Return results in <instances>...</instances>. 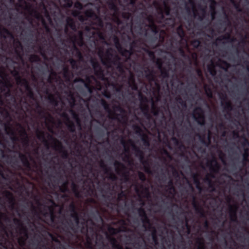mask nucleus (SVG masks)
I'll return each instance as SVG.
<instances>
[{
    "label": "nucleus",
    "instance_id": "obj_1",
    "mask_svg": "<svg viewBox=\"0 0 249 249\" xmlns=\"http://www.w3.org/2000/svg\"><path fill=\"white\" fill-rule=\"evenodd\" d=\"M99 56L101 58L102 63L107 68H111L112 65L116 66L119 63H120L121 58L118 55L113 56V54L110 53L109 50H107L105 54V57H103V52L101 51L99 53Z\"/></svg>",
    "mask_w": 249,
    "mask_h": 249
},
{
    "label": "nucleus",
    "instance_id": "obj_2",
    "mask_svg": "<svg viewBox=\"0 0 249 249\" xmlns=\"http://www.w3.org/2000/svg\"><path fill=\"white\" fill-rule=\"evenodd\" d=\"M74 220L76 225V227H75L71 220L66 222V224L69 226V229L75 233L78 232V229H79L80 232L81 233H87L88 231V220L83 218V220L80 222L79 216L77 218H74Z\"/></svg>",
    "mask_w": 249,
    "mask_h": 249
},
{
    "label": "nucleus",
    "instance_id": "obj_3",
    "mask_svg": "<svg viewBox=\"0 0 249 249\" xmlns=\"http://www.w3.org/2000/svg\"><path fill=\"white\" fill-rule=\"evenodd\" d=\"M25 9L29 12V16H27L26 17V19L28 20L30 24L31 25L33 24V19L32 17H34L38 20H41L42 21V25L45 27L47 31H49V28L47 25V23L41 13H40L37 10L34 9L32 5L30 4L26 5Z\"/></svg>",
    "mask_w": 249,
    "mask_h": 249
},
{
    "label": "nucleus",
    "instance_id": "obj_4",
    "mask_svg": "<svg viewBox=\"0 0 249 249\" xmlns=\"http://www.w3.org/2000/svg\"><path fill=\"white\" fill-rule=\"evenodd\" d=\"M128 142L132 146L135 156L139 158L141 162L144 165V171L148 174H152V171L149 167L148 160H144L143 151L139 147L137 146L131 140H129Z\"/></svg>",
    "mask_w": 249,
    "mask_h": 249
},
{
    "label": "nucleus",
    "instance_id": "obj_5",
    "mask_svg": "<svg viewBox=\"0 0 249 249\" xmlns=\"http://www.w3.org/2000/svg\"><path fill=\"white\" fill-rule=\"evenodd\" d=\"M114 166L116 174L122 177L125 182L129 180V172L126 171L125 165L121 162L115 160Z\"/></svg>",
    "mask_w": 249,
    "mask_h": 249
},
{
    "label": "nucleus",
    "instance_id": "obj_6",
    "mask_svg": "<svg viewBox=\"0 0 249 249\" xmlns=\"http://www.w3.org/2000/svg\"><path fill=\"white\" fill-rule=\"evenodd\" d=\"M113 109L116 111H119L121 114H117L113 111L110 115L108 116L109 118L112 120H117L119 122H126L127 120V117L125 115V110L120 106L114 105Z\"/></svg>",
    "mask_w": 249,
    "mask_h": 249
},
{
    "label": "nucleus",
    "instance_id": "obj_7",
    "mask_svg": "<svg viewBox=\"0 0 249 249\" xmlns=\"http://www.w3.org/2000/svg\"><path fill=\"white\" fill-rule=\"evenodd\" d=\"M47 138L48 139L53 141L54 143L53 147L54 150L62 154V158L64 159H68L69 157L68 152L67 150L64 149L61 142L57 139L54 138L53 136L50 134H47Z\"/></svg>",
    "mask_w": 249,
    "mask_h": 249
},
{
    "label": "nucleus",
    "instance_id": "obj_8",
    "mask_svg": "<svg viewBox=\"0 0 249 249\" xmlns=\"http://www.w3.org/2000/svg\"><path fill=\"white\" fill-rule=\"evenodd\" d=\"M193 117L197 123L201 126H204L206 124L204 111L200 107L195 108L193 111Z\"/></svg>",
    "mask_w": 249,
    "mask_h": 249
},
{
    "label": "nucleus",
    "instance_id": "obj_9",
    "mask_svg": "<svg viewBox=\"0 0 249 249\" xmlns=\"http://www.w3.org/2000/svg\"><path fill=\"white\" fill-rule=\"evenodd\" d=\"M221 99V105L223 108L224 111L230 115V112L233 110V106L230 101H229L226 94H222L220 96Z\"/></svg>",
    "mask_w": 249,
    "mask_h": 249
},
{
    "label": "nucleus",
    "instance_id": "obj_10",
    "mask_svg": "<svg viewBox=\"0 0 249 249\" xmlns=\"http://www.w3.org/2000/svg\"><path fill=\"white\" fill-rule=\"evenodd\" d=\"M90 63L94 70L95 75L99 78L104 80L105 78L104 71L99 62L95 60L91 59Z\"/></svg>",
    "mask_w": 249,
    "mask_h": 249
},
{
    "label": "nucleus",
    "instance_id": "obj_11",
    "mask_svg": "<svg viewBox=\"0 0 249 249\" xmlns=\"http://www.w3.org/2000/svg\"><path fill=\"white\" fill-rule=\"evenodd\" d=\"M89 221L90 222V223L92 225V226L89 227L88 226V231L87 233H83V234L86 235L87 239V244L88 247H90L91 246V239L93 238L95 235V231L93 227L94 225V222L91 219H89Z\"/></svg>",
    "mask_w": 249,
    "mask_h": 249
},
{
    "label": "nucleus",
    "instance_id": "obj_12",
    "mask_svg": "<svg viewBox=\"0 0 249 249\" xmlns=\"http://www.w3.org/2000/svg\"><path fill=\"white\" fill-rule=\"evenodd\" d=\"M13 221L14 224L18 226V229L19 231V233L20 234H24L25 237V239L27 238L28 237V233L26 227L24 225L21 221L18 218H14L13 219Z\"/></svg>",
    "mask_w": 249,
    "mask_h": 249
},
{
    "label": "nucleus",
    "instance_id": "obj_13",
    "mask_svg": "<svg viewBox=\"0 0 249 249\" xmlns=\"http://www.w3.org/2000/svg\"><path fill=\"white\" fill-rule=\"evenodd\" d=\"M15 52L17 55V58L19 60H23L22 52L23 50V47L21 43L19 40H17L14 44Z\"/></svg>",
    "mask_w": 249,
    "mask_h": 249
},
{
    "label": "nucleus",
    "instance_id": "obj_14",
    "mask_svg": "<svg viewBox=\"0 0 249 249\" xmlns=\"http://www.w3.org/2000/svg\"><path fill=\"white\" fill-rule=\"evenodd\" d=\"M19 158L22 162L23 166L28 171H32V167L27 156L25 154L19 153Z\"/></svg>",
    "mask_w": 249,
    "mask_h": 249
},
{
    "label": "nucleus",
    "instance_id": "obj_15",
    "mask_svg": "<svg viewBox=\"0 0 249 249\" xmlns=\"http://www.w3.org/2000/svg\"><path fill=\"white\" fill-rule=\"evenodd\" d=\"M158 69L160 71V76L163 79H168L169 77V69L162 67V63L161 60H158L157 63Z\"/></svg>",
    "mask_w": 249,
    "mask_h": 249
},
{
    "label": "nucleus",
    "instance_id": "obj_16",
    "mask_svg": "<svg viewBox=\"0 0 249 249\" xmlns=\"http://www.w3.org/2000/svg\"><path fill=\"white\" fill-rule=\"evenodd\" d=\"M192 205L195 209L196 213L198 214L201 217H205V214L204 211L202 207H201L196 200V198L194 197Z\"/></svg>",
    "mask_w": 249,
    "mask_h": 249
},
{
    "label": "nucleus",
    "instance_id": "obj_17",
    "mask_svg": "<svg viewBox=\"0 0 249 249\" xmlns=\"http://www.w3.org/2000/svg\"><path fill=\"white\" fill-rule=\"evenodd\" d=\"M20 130L19 131L20 136L23 143L24 145H28L29 142V140L27 133L25 129L20 124H18Z\"/></svg>",
    "mask_w": 249,
    "mask_h": 249
},
{
    "label": "nucleus",
    "instance_id": "obj_18",
    "mask_svg": "<svg viewBox=\"0 0 249 249\" xmlns=\"http://www.w3.org/2000/svg\"><path fill=\"white\" fill-rule=\"evenodd\" d=\"M5 131L7 135L10 136L12 141L16 142L18 141V138L16 136L15 132L14 131L12 127L9 125V124H5Z\"/></svg>",
    "mask_w": 249,
    "mask_h": 249
},
{
    "label": "nucleus",
    "instance_id": "obj_19",
    "mask_svg": "<svg viewBox=\"0 0 249 249\" xmlns=\"http://www.w3.org/2000/svg\"><path fill=\"white\" fill-rule=\"evenodd\" d=\"M14 76L16 77V80L18 85L21 86H26L30 85L29 81L25 78H22L20 76L19 72L17 71H15Z\"/></svg>",
    "mask_w": 249,
    "mask_h": 249
},
{
    "label": "nucleus",
    "instance_id": "obj_20",
    "mask_svg": "<svg viewBox=\"0 0 249 249\" xmlns=\"http://www.w3.org/2000/svg\"><path fill=\"white\" fill-rule=\"evenodd\" d=\"M237 207L236 206L229 205V212L230 220L231 222H236L237 221Z\"/></svg>",
    "mask_w": 249,
    "mask_h": 249
},
{
    "label": "nucleus",
    "instance_id": "obj_21",
    "mask_svg": "<svg viewBox=\"0 0 249 249\" xmlns=\"http://www.w3.org/2000/svg\"><path fill=\"white\" fill-rule=\"evenodd\" d=\"M36 137L39 140L42 141L47 148L48 149L49 148V142L45 138V133L44 131L37 130L36 131Z\"/></svg>",
    "mask_w": 249,
    "mask_h": 249
},
{
    "label": "nucleus",
    "instance_id": "obj_22",
    "mask_svg": "<svg viewBox=\"0 0 249 249\" xmlns=\"http://www.w3.org/2000/svg\"><path fill=\"white\" fill-rule=\"evenodd\" d=\"M63 116L67 119L66 124L69 131L71 133L75 132V125L74 123L70 120L67 114L64 113Z\"/></svg>",
    "mask_w": 249,
    "mask_h": 249
},
{
    "label": "nucleus",
    "instance_id": "obj_23",
    "mask_svg": "<svg viewBox=\"0 0 249 249\" xmlns=\"http://www.w3.org/2000/svg\"><path fill=\"white\" fill-rule=\"evenodd\" d=\"M0 36L3 38H6V36L14 38V36L12 33L10 32L7 29L3 27L0 24Z\"/></svg>",
    "mask_w": 249,
    "mask_h": 249
},
{
    "label": "nucleus",
    "instance_id": "obj_24",
    "mask_svg": "<svg viewBox=\"0 0 249 249\" xmlns=\"http://www.w3.org/2000/svg\"><path fill=\"white\" fill-rule=\"evenodd\" d=\"M5 196L8 199L11 208H13L15 205V198L12 193L8 191L4 192Z\"/></svg>",
    "mask_w": 249,
    "mask_h": 249
},
{
    "label": "nucleus",
    "instance_id": "obj_25",
    "mask_svg": "<svg viewBox=\"0 0 249 249\" xmlns=\"http://www.w3.org/2000/svg\"><path fill=\"white\" fill-rule=\"evenodd\" d=\"M142 222L143 224V226L146 229L149 231L152 229V228H154V227L152 226L150 220L149 218H148L147 215L145 216V217L142 218L141 219Z\"/></svg>",
    "mask_w": 249,
    "mask_h": 249
},
{
    "label": "nucleus",
    "instance_id": "obj_26",
    "mask_svg": "<svg viewBox=\"0 0 249 249\" xmlns=\"http://www.w3.org/2000/svg\"><path fill=\"white\" fill-rule=\"evenodd\" d=\"M36 110L37 114L40 116L41 118L45 119L46 120H49V118L50 119H52V117L50 115H49L48 117L46 116V113L45 111L42 109L41 107L38 104L36 105Z\"/></svg>",
    "mask_w": 249,
    "mask_h": 249
},
{
    "label": "nucleus",
    "instance_id": "obj_27",
    "mask_svg": "<svg viewBox=\"0 0 249 249\" xmlns=\"http://www.w3.org/2000/svg\"><path fill=\"white\" fill-rule=\"evenodd\" d=\"M63 77L67 80H69L72 76V72L70 71L68 66H64L62 69Z\"/></svg>",
    "mask_w": 249,
    "mask_h": 249
},
{
    "label": "nucleus",
    "instance_id": "obj_28",
    "mask_svg": "<svg viewBox=\"0 0 249 249\" xmlns=\"http://www.w3.org/2000/svg\"><path fill=\"white\" fill-rule=\"evenodd\" d=\"M71 190L73 193L74 194L75 197L77 198H80L81 197V195L79 191V186L78 185L75 183L74 182H72L71 184Z\"/></svg>",
    "mask_w": 249,
    "mask_h": 249
},
{
    "label": "nucleus",
    "instance_id": "obj_29",
    "mask_svg": "<svg viewBox=\"0 0 249 249\" xmlns=\"http://www.w3.org/2000/svg\"><path fill=\"white\" fill-rule=\"evenodd\" d=\"M141 109L143 112L144 115L148 120L151 118V116L149 113V107L146 104L142 105L141 106Z\"/></svg>",
    "mask_w": 249,
    "mask_h": 249
},
{
    "label": "nucleus",
    "instance_id": "obj_30",
    "mask_svg": "<svg viewBox=\"0 0 249 249\" xmlns=\"http://www.w3.org/2000/svg\"><path fill=\"white\" fill-rule=\"evenodd\" d=\"M223 40H225L231 42H233L236 40V38L234 37H232L230 34H227L226 35L218 37L216 39V40L218 41H221Z\"/></svg>",
    "mask_w": 249,
    "mask_h": 249
},
{
    "label": "nucleus",
    "instance_id": "obj_31",
    "mask_svg": "<svg viewBox=\"0 0 249 249\" xmlns=\"http://www.w3.org/2000/svg\"><path fill=\"white\" fill-rule=\"evenodd\" d=\"M66 26L70 27L71 30L73 31L76 30V25L74 19L68 17L66 19Z\"/></svg>",
    "mask_w": 249,
    "mask_h": 249
},
{
    "label": "nucleus",
    "instance_id": "obj_32",
    "mask_svg": "<svg viewBox=\"0 0 249 249\" xmlns=\"http://www.w3.org/2000/svg\"><path fill=\"white\" fill-rule=\"evenodd\" d=\"M107 4L108 5V8L114 11L115 12H117L118 11V8L115 3V0H108L107 1Z\"/></svg>",
    "mask_w": 249,
    "mask_h": 249
},
{
    "label": "nucleus",
    "instance_id": "obj_33",
    "mask_svg": "<svg viewBox=\"0 0 249 249\" xmlns=\"http://www.w3.org/2000/svg\"><path fill=\"white\" fill-rule=\"evenodd\" d=\"M101 104L104 107L106 112L108 113V116L113 113V111L110 109L109 105L104 99H102L101 101Z\"/></svg>",
    "mask_w": 249,
    "mask_h": 249
},
{
    "label": "nucleus",
    "instance_id": "obj_34",
    "mask_svg": "<svg viewBox=\"0 0 249 249\" xmlns=\"http://www.w3.org/2000/svg\"><path fill=\"white\" fill-rule=\"evenodd\" d=\"M118 52L121 53V54L124 57H126L127 59L129 58L130 56L132 54V51L127 50L126 49H124L123 47H122V49L120 50H118Z\"/></svg>",
    "mask_w": 249,
    "mask_h": 249
},
{
    "label": "nucleus",
    "instance_id": "obj_35",
    "mask_svg": "<svg viewBox=\"0 0 249 249\" xmlns=\"http://www.w3.org/2000/svg\"><path fill=\"white\" fill-rule=\"evenodd\" d=\"M85 16L87 18H97L98 16L96 13L91 9L86 10L84 12Z\"/></svg>",
    "mask_w": 249,
    "mask_h": 249
},
{
    "label": "nucleus",
    "instance_id": "obj_36",
    "mask_svg": "<svg viewBox=\"0 0 249 249\" xmlns=\"http://www.w3.org/2000/svg\"><path fill=\"white\" fill-rule=\"evenodd\" d=\"M129 86L133 90H138V85L135 81V78L133 76H131L129 79L128 81Z\"/></svg>",
    "mask_w": 249,
    "mask_h": 249
},
{
    "label": "nucleus",
    "instance_id": "obj_37",
    "mask_svg": "<svg viewBox=\"0 0 249 249\" xmlns=\"http://www.w3.org/2000/svg\"><path fill=\"white\" fill-rule=\"evenodd\" d=\"M207 139V141H206L205 135L199 136V140L200 142L207 146H209L211 143V136L210 134H208Z\"/></svg>",
    "mask_w": 249,
    "mask_h": 249
},
{
    "label": "nucleus",
    "instance_id": "obj_38",
    "mask_svg": "<svg viewBox=\"0 0 249 249\" xmlns=\"http://www.w3.org/2000/svg\"><path fill=\"white\" fill-rule=\"evenodd\" d=\"M141 139L143 143V144L145 147H149L150 146V140L147 135L145 134H142L140 136Z\"/></svg>",
    "mask_w": 249,
    "mask_h": 249
},
{
    "label": "nucleus",
    "instance_id": "obj_39",
    "mask_svg": "<svg viewBox=\"0 0 249 249\" xmlns=\"http://www.w3.org/2000/svg\"><path fill=\"white\" fill-rule=\"evenodd\" d=\"M145 72H148L145 75L146 78L149 80L150 81L152 82H155L156 81V77L154 73V72L152 70H150L149 69H147V71H145Z\"/></svg>",
    "mask_w": 249,
    "mask_h": 249
},
{
    "label": "nucleus",
    "instance_id": "obj_40",
    "mask_svg": "<svg viewBox=\"0 0 249 249\" xmlns=\"http://www.w3.org/2000/svg\"><path fill=\"white\" fill-rule=\"evenodd\" d=\"M47 100L49 101L51 104L53 105L54 106L56 107L58 106V101L53 95L52 94H49L47 97Z\"/></svg>",
    "mask_w": 249,
    "mask_h": 249
},
{
    "label": "nucleus",
    "instance_id": "obj_41",
    "mask_svg": "<svg viewBox=\"0 0 249 249\" xmlns=\"http://www.w3.org/2000/svg\"><path fill=\"white\" fill-rule=\"evenodd\" d=\"M151 230H152L151 235L153 242L155 246H157L159 244V240L157 235V231L154 227L152 228Z\"/></svg>",
    "mask_w": 249,
    "mask_h": 249
},
{
    "label": "nucleus",
    "instance_id": "obj_42",
    "mask_svg": "<svg viewBox=\"0 0 249 249\" xmlns=\"http://www.w3.org/2000/svg\"><path fill=\"white\" fill-rule=\"evenodd\" d=\"M181 222L182 224H184V225L182 226V228L184 229L185 228H186L187 229V234H190L191 226L188 224L189 220L187 217L185 216L184 219L182 220Z\"/></svg>",
    "mask_w": 249,
    "mask_h": 249
},
{
    "label": "nucleus",
    "instance_id": "obj_43",
    "mask_svg": "<svg viewBox=\"0 0 249 249\" xmlns=\"http://www.w3.org/2000/svg\"><path fill=\"white\" fill-rule=\"evenodd\" d=\"M167 187H168V192L170 194L173 195L176 192L175 188L174 186L172 179H170L168 182Z\"/></svg>",
    "mask_w": 249,
    "mask_h": 249
},
{
    "label": "nucleus",
    "instance_id": "obj_44",
    "mask_svg": "<svg viewBox=\"0 0 249 249\" xmlns=\"http://www.w3.org/2000/svg\"><path fill=\"white\" fill-rule=\"evenodd\" d=\"M176 32L180 38L181 39H182L185 37V32L181 25H180L178 27H177L176 29Z\"/></svg>",
    "mask_w": 249,
    "mask_h": 249
},
{
    "label": "nucleus",
    "instance_id": "obj_45",
    "mask_svg": "<svg viewBox=\"0 0 249 249\" xmlns=\"http://www.w3.org/2000/svg\"><path fill=\"white\" fill-rule=\"evenodd\" d=\"M151 32L155 35H157L159 33L160 29L154 23L149 24L147 25Z\"/></svg>",
    "mask_w": 249,
    "mask_h": 249
},
{
    "label": "nucleus",
    "instance_id": "obj_46",
    "mask_svg": "<svg viewBox=\"0 0 249 249\" xmlns=\"http://www.w3.org/2000/svg\"><path fill=\"white\" fill-rule=\"evenodd\" d=\"M69 182L68 180H65L60 186L59 189L61 192L65 193L69 191L68 189Z\"/></svg>",
    "mask_w": 249,
    "mask_h": 249
},
{
    "label": "nucleus",
    "instance_id": "obj_47",
    "mask_svg": "<svg viewBox=\"0 0 249 249\" xmlns=\"http://www.w3.org/2000/svg\"><path fill=\"white\" fill-rule=\"evenodd\" d=\"M216 5V2L214 0H212L211 4L210 5V9L212 11L211 16L212 19H214L216 14L215 6Z\"/></svg>",
    "mask_w": 249,
    "mask_h": 249
},
{
    "label": "nucleus",
    "instance_id": "obj_48",
    "mask_svg": "<svg viewBox=\"0 0 249 249\" xmlns=\"http://www.w3.org/2000/svg\"><path fill=\"white\" fill-rule=\"evenodd\" d=\"M213 161L214 162V164L210 168V170L212 172L216 173L220 169V165L215 159L213 160Z\"/></svg>",
    "mask_w": 249,
    "mask_h": 249
},
{
    "label": "nucleus",
    "instance_id": "obj_49",
    "mask_svg": "<svg viewBox=\"0 0 249 249\" xmlns=\"http://www.w3.org/2000/svg\"><path fill=\"white\" fill-rule=\"evenodd\" d=\"M73 49L75 52V56L81 60L83 59V55L80 50L75 45H73Z\"/></svg>",
    "mask_w": 249,
    "mask_h": 249
},
{
    "label": "nucleus",
    "instance_id": "obj_50",
    "mask_svg": "<svg viewBox=\"0 0 249 249\" xmlns=\"http://www.w3.org/2000/svg\"><path fill=\"white\" fill-rule=\"evenodd\" d=\"M133 129L135 133L141 136L142 134H144L142 129L139 125L134 124L133 126Z\"/></svg>",
    "mask_w": 249,
    "mask_h": 249
},
{
    "label": "nucleus",
    "instance_id": "obj_51",
    "mask_svg": "<svg viewBox=\"0 0 249 249\" xmlns=\"http://www.w3.org/2000/svg\"><path fill=\"white\" fill-rule=\"evenodd\" d=\"M100 167L104 170L105 174H108L109 169H110L109 168L107 164L105 163L104 161L101 160L100 162Z\"/></svg>",
    "mask_w": 249,
    "mask_h": 249
},
{
    "label": "nucleus",
    "instance_id": "obj_52",
    "mask_svg": "<svg viewBox=\"0 0 249 249\" xmlns=\"http://www.w3.org/2000/svg\"><path fill=\"white\" fill-rule=\"evenodd\" d=\"M1 219H4L5 221H7V222H10V219L9 217H8L6 215V214L2 213H0V224L1 226L3 228V229H4V225L1 221Z\"/></svg>",
    "mask_w": 249,
    "mask_h": 249
},
{
    "label": "nucleus",
    "instance_id": "obj_53",
    "mask_svg": "<svg viewBox=\"0 0 249 249\" xmlns=\"http://www.w3.org/2000/svg\"><path fill=\"white\" fill-rule=\"evenodd\" d=\"M110 242L112 245V247L115 249H122V247L117 243V240L115 238H110Z\"/></svg>",
    "mask_w": 249,
    "mask_h": 249
},
{
    "label": "nucleus",
    "instance_id": "obj_54",
    "mask_svg": "<svg viewBox=\"0 0 249 249\" xmlns=\"http://www.w3.org/2000/svg\"><path fill=\"white\" fill-rule=\"evenodd\" d=\"M200 10L202 12L201 15H198V14L197 15L198 16V19L200 21H202L204 18H205L206 15V8H202L201 6H200Z\"/></svg>",
    "mask_w": 249,
    "mask_h": 249
},
{
    "label": "nucleus",
    "instance_id": "obj_55",
    "mask_svg": "<svg viewBox=\"0 0 249 249\" xmlns=\"http://www.w3.org/2000/svg\"><path fill=\"white\" fill-rule=\"evenodd\" d=\"M204 90L208 97L212 98L213 97V91L212 89L209 86L205 85Z\"/></svg>",
    "mask_w": 249,
    "mask_h": 249
},
{
    "label": "nucleus",
    "instance_id": "obj_56",
    "mask_svg": "<svg viewBox=\"0 0 249 249\" xmlns=\"http://www.w3.org/2000/svg\"><path fill=\"white\" fill-rule=\"evenodd\" d=\"M176 101L183 108H186L187 107V104L186 101H184L181 97H178L176 98Z\"/></svg>",
    "mask_w": 249,
    "mask_h": 249
},
{
    "label": "nucleus",
    "instance_id": "obj_57",
    "mask_svg": "<svg viewBox=\"0 0 249 249\" xmlns=\"http://www.w3.org/2000/svg\"><path fill=\"white\" fill-rule=\"evenodd\" d=\"M56 76L57 73L55 71H52L48 78V82L50 83H52L53 81L56 79Z\"/></svg>",
    "mask_w": 249,
    "mask_h": 249
},
{
    "label": "nucleus",
    "instance_id": "obj_58",
    "mask_svg": "<svg viewBox=\"0 0 249 249\" xmlns=\"http://www.w3.org/2000/svg\"><path fill=\"white\" fill-rule=\"evenodd\" d=\"M113 41L117 50H121L122 46L120 43L119 39L118 37L116 36H114L113 38Z\"/></svg>",
    "mask_w": 249,
    "mask_h": 249
},
{
    "label": "nucleus",
    "instance_id": "obj_59",
    "mask_svg": "<svg viewBox=\"0 0 249 249\" xmlns=\"http://www.w3.org/2000/svg\"><path fill=\"white\" fill-rule=\"evenodd\" d=\"M40 60L39 57L35 54H31L29 57V61L31 62H38Z\"/></svg>",
    "mask_w": 249,
    "mask_h": 249
},
{
    "label": "nucleus",
    "instance_id": "obj_60",
    "mask_svg": "<svg viewBox=\"0 0 249 249\" xmlns=\"http://www.w3.org/2000/svg\"><path fill=\"white\" fill-rule=\"evenodd\" d=\"M138 213L139 216L142 219L147 215L146 213L144 208L141 207L138 209Z\"/></svg>",
    "mask_w": 249,
    "mask_h": 249
},
{
    "label": "nucleus",
    "instance_id": "obj_61",
    "mask_svg": "<svg viewBox=\"0 0 249 249\" xmlns=\"http://www.w3.org/2000/svg\"><path fill=\"white\" fill-rule=\"evenodd\" d=\"M189 2L192 6V9L194 13V17L196 18L197 17V15H198V13L196 8L195 2L194 0H189Z\"/></svg>",
    "mask_w": 249,
    "mask_h": 249
},
{
    "label": "nucleus",
    "instance_id": "obj_62",
    "mask_svg": "<svg viewBox=\"0 0 249 249\" xmlns=\"http://www.w3.org/2000/svg\"><path fill=\"white\" fill-rule=\"evenodd\" d=\"M248 150L246 149L245 150V153L243 155V165L245 166L246 165V162L248 161Z\"/></svg>",
    "mask_w": 249,
    "mask_h": 249
},
{
    "label": "nucleus",
    "instance_id": "obj_63",
    "mask_svg": "<svg viewBox=\"0 0 249 249\" xmlns=\"http://www.w3.org/2000/svg\"><path fill=\"white\" fill-rule=\"evenodd\" d=\"M116 70L121 74H123L124 72V65L122 63H119L116 66Z\"/></svg>",
    "mask_w": 249,
    "mask_h": 249
},
{
    "label": "nucleus",
    "instance_id": "obj_64",
    "mask_svg": "<svg viewBox=\"0 0 249 249\" xmlns=\"http://www.w3.org/2000/svg\"><path fill=\"white\" fill-rule=\"evenodd\" d=\"M171 8L166 3H164V13L165 15L169 16L170 15Z\"/></svg>",
    "mask_w": 249,
    "mask_h": 249
}]
</instances>
